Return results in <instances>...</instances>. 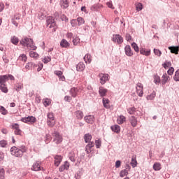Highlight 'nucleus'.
Returning a JSON list of instances; mask_svg holds the SVG:
<instances>
[{"instance_id": "nucleus-1", "label": "nucleus", "mask_w": 179, "mask_h": 179, "mask_svg": "<svg viewBox=\"0 0 179 179\" xmlns=\"http://www.w3.org/2000/svg\"><path fill=\"white\" fill-rule=\"evenodd\" d=\"M27 152V148L25 145H21L19 148L16 146H13L10 150V153L12 156H15V157H22L24 153Z\"/></svg>"}, {"instance_id": "nucleus-2", "label": "nucleus", "mask_w": 179, "mask_h": 179, "mask_svg": "<svg viewBox=\"0 0 179 179\" xmlns=\"http://www.w3.org/2000/svg\"><path fill=\"white\" fill-rule=\"evenodd\" d=\"M20 44L24 47H27V48L29 47L30 50H32L33 51L37 50V46L34 45V42H33V39L31 38H24L20 41Z\"/></svg>"}, {"instance_id": "nucleus-3", "label": "nucleus", "mask_w": 179, "mask_h": 179, "mask_svg": "<svg viewBox=\"0 0 179 179\" xmlns=\"http://www.w3.org/2000/svg\"><path fill=\"white\" fill-rule=\"evenodd\" d=\"M52 135L53 138V142L57 143V145L62 142V136L61 134H59V132L57 131V130H54L52 133Z\"/></svg>"}, {"instance_id": "nucleus-4", "label": "nucleus", "mask_w": 179, "mask_h": 179, "mask_svg": "<svg viewBox=\"0 0 179 179\" xmlns=\"http://www.w3.org/2000/svg\"><path fill=\"white\" fill-rule=\"evenodd\" d=\"M48 120H47V124L48 127H50V128H52L54 125H55V120L54 117V113H48L47 115Z\"/></svg>"}, {"instance_id": "nucleus-5", "label": "nucleus", "mask_w": 179, "mask_h": 179, "mask_svg": "<svg viewBox=\"0 0 179 179\" xmlns=\"http://www.w3.org/2000/svg\"><path fill=\"white\" fill-rule=\"evenodd\" d=\"M136 92L139 97L143 96V85L141 83H138L136 86Z\"/></svg>"}, {"instance_id": "nucleus-6", "label": "nucleus", "mask_w": 179, "mask_h": 179, "mask_svg": "<svg viewBox=\"0 0 179 179\" xmlns=\"http://www.w3.org/2000/svg\"><path fill=\"white\" fill-rule=\"evenodd\" d=\"M21 121L22 122H25L27 124V122H31V124H34L36 122V119L34 116H28L27 117H23L21 119Z\"/></svg>"}, {"instance_id": "nucleus-7", "label": "nucleus", "mask_w": 179, "mask_h": 179, "mask_svg": "<svg viewBox=\"0 0 179 179\" xmlns=\"http://www.w3.org/2000/svg\"><path fill=\"white\" fill-rule=\"evenodd\" d=\"M20 15L19 14H16L11 18V22L15 27H17L19 22H20Z\"/></svg>"}, {"instance_id": "nucleus-8", "label": "nucleus", "mask_w": 179, "mask_h": 179, "mask_svg": "<svg viewBox=\"0 0 179 179\" xmlns=\"http://www.w3.org/2000/svg\"><path fill=\"white\" fill-rule=\"evenodd\" d=\"M113 41L117 43V44H122L124 38L120 34L113 35Z\"/></svg>"}, {"instance_id": "nucleus-9", "label": "nucleus", "mask_w": 179, "mask_h": 179, "mask_svg": "<svg viewBox=\"0 0 179 179\" xmlns=\"http://www.w3.org/2000/svg\"><path fill=\"white\" fill-rule=\"evenodd\" d=\"M31 170L33 171H40L41 170V162L40 161H36L32 165Z\"/></svg>"}, {"instance_id": "nucleus-10", "label": "nucleus", "mask_w": 179, "mask_h": 179, "mask_svg": "<svg viewBox=\"0 0 179 179\" xmlns=\"http://www.w3.org/2000/svg\"><path fill=\"white\" fill-rule=\"evenodd\" d=\"M100 83L104 85L107 80H108V74H104L103 73L99 74Z\"/></svg>"}, {"instance_id": "nucleus-11", "label": "nucleus", "mask_w": 179, "mask_h": 179, "mask_svg": "<svg viewBox=\"0 0 179 179\" xmlns=\"http://www.w3.org/2000/svg\"><path fill=\"white\" fill-rule=\"evenodd\" d=\"M46 23H47V25L50 27V29L55 26V20L52 17H48L47 18Z\"/></svg>"}, {"instance_id": "nucleus-12", "label": "nucleus", "mask_w": 179, "mask_h": 179, "mask_svg": "<svg viewBox=\"0 0 179 179\" xmlns=\"http://www.w3.org/2000/svg\"><path fill=\"white\" fill-rule=\"evenodd\" d=\"M84 120L87 124H94V115H90L85 116Z\"/></svg>"}, {"instance_id": "nucleus-13", "label": "nucleus", "mask_w": 179, "mask_h": 179, "mask_svg": "<svg viewBox=\"0 0 179 179\" xmlns=\"http://www.w3.org/2000/svg\"><path fill=\"white\" fill-rule=\"evenodd\" d=\"M94 147V142L92 141L88 143V144L85 146V152L89 155V153H92V149Z\"/></svg>"}, {"instance_id": "nucleus-14", "label": "nucleus", "mask_w": 179, "mask_h": 179, "mask_svg": "<svg viewBox=\"0 0 179 179\" xmlns=\"http://www.w3.org/2000/svg\"><path fill=\"white\" fill-rule=\"evenodd\" d=\"M13 129H15L14 134L15 135H22V130L19 128V124L15 123L12 125Z\"/></svg>"}, {"instance_id": "nucleus-15", "label": "nucleus", "mask_w": 179, "mask_h": 179, "mask_svg": "<svg viewBox=\"0 0 179 179\" xmlns=\"http://www.w3.org/2000/svg\"><path fill=\"white\" fill-rule=\"evenodd\" d=\"M129 121L131 127H133V128H135V127H136V125H138V119H136V117L135 116L129 117Z\"/></svg>"}, {"instance_id": "nucleus-16", "label": "nucleus", "mask_w": 179, "mask_h": 179, "mask_svg": "<svg viewBox=\"0 0 179 179\" xmlns=\"http://www.w3.org/2000/svg\"><path fill=\"white\" fill-rule=\"evenodd\" d=\"M124 51L127 57H132V55H134V52H132V50H131V45H129L125 46Z\"/></svg>"}, {"instance_id": "nucleus-17", "label": "nucleus", "mask_w": 179, "mask_h": 179, "mask_svg": "<svg viewBox=\"0 0 179 179\" xmlns=\"http://www.w3.org/2000/svg\"><path fill=\"white\" fill-rule=\"evenodd\" d=\"M61 162H62V156L61 155L55 156V166H56V167H58V166L61 164Z\"/></svg>"}, {"instance_id": "nucleus-18", "label": "nucleus", "mask_w": 179, "mask_h": 179, "mask_svg": "<svg viewBox=\"0 0 179 179\" xmlns=\"http://www.w3.org/2000/svg\"><path fill=\"white\" fill-rule=\"evenodd\" d=\"M86 68V66H85V64L83 62H80L76 65V71L78 72H83V71H85V69Z\"/></svg>"}, {"instance_id": "nucleus-19", "label": "nucleus", "mask_w": 179, "mask_h": 179, "mask_svg": "<svg viewBox=\"0 0 179 179\" xmlns=\"http://www.w3.org/2000/svg\"><path fill=\"white\" fill-rule=\"evenodd\" d=\"M125 121H127V118L125 117V116L121 115L117 117V122L120 125L124 124V122H125Z\"/></svg>"}, {"instance_id": "nucleus-20", "label": "nucleus", "mask_w": 179, "mask_h": 179, "mask_svg": "<svg viewBox=\"0 0 179 179\" xmlns=\"http://www.w3.org/2000/svg\"><path fill=\"white\" fill-rule=\"evenodd\" d=\"M110 129L113 132H115L116 134H120L121 131V127L118 124H115L110 127Z\"/></svg>"}, {"instance_id": "nucleus-21", "label": "nucleus", "mask_w": 179, "mask_h": 179, "mask_svg": "<svg viewBox=\"0 0 179 179\" xmlns=\"http://www.w3.org/2000/svg\"><path fill=\"white\" fill-rule=\"evenodd\" d=\"M169 50H170L172 54H178L179 47L178 46H170L169 47Z\"/></svg>"}, {"instance_id": "nucleus-22", "label": "nucleus", "mask_w": 179, "mask_h": 179, "mask_svg": "<svg viewBox=\"0 0 179 179\" xmlns=\"http://www.w3.org/2000/svg\"><path fill=\"white\" fill-rule=\"evenodd\" d=\"M140 54L141 55H145V57H149L150 55V50H146L145 48H140Z\"/></svg>"}, {"instance_id": "nucleus-23", "label": "nucleus", "mask_w": 179, "mask_h": 179, "mask_svg": "<svg viewBox=\"0 0 179 179\" xmlns=\"http://www.w3.org/2000/svg\"><path fill=\"white\" fill-rule=\"evenodd\" d=\"M169 79H170V77L167 76V73H164L161 80L162 85H166V83L169 82Z\"/></svg>"}, {"instance_id": "nucleus-24", "label": "nucleus", "mask_w": 179, "mask_h": 179, "mask_svg": "<svg viewBox=\"0 0 179 179\" xmlns=\"http://www.w3.org/2000/svg\"><path fill=\"white\" fill-rule=\"evenodd\" d=\"M99 93L101 97H104V96H106V94H107V89H105L103 87H100L99 90Z\"/></svg>"}, {"instance_id": "nucleus-25", "label": "nucleus", "mask_w": 179, "mask_h": 179, "mask_svg": "<svg viewBox=\"0 0 179 179\" xmlns=\"http://www.w3.org/2000/svg\"><path fill=\"white\" fill-rule=\"evenodd\" d=\"M84 140H85V143H89L92 142L91 141H92V134H85Z\"/></svg>"}, {"instance_id": "nucleus-26", "label": "nucleus", "mask_w": 179, "mask_h": 179, "mask_svg": "<svg viewBox=\"0 0 179 179\" xmlns=\"http://www.w3.org/2000/svg\"><path fill=\"white\" fill-rule=\"evenodd\" d=\"M153 169L155 171H160L162 170V164L159 162H155L153 165Z\"/></svg>"}, {"instance_id": "nucleus-27", "label": "nucleus", "mask_w": 179, "mask_h": 179, "mask_svg": "<svg viewBox=\"0 0 179 179\" xmlns=\"http://www.w3.org/2000/svg\"><path fill=\"white\" fill-rule=\"evenodd\" d=\"M70 94L72 96V97H76L78 94V88L73 87L70 90Z\"/></svg>"}, {"instance_id": "nucleus-28", "label": "nucleus", "mask_w": 179, "mask_h": 179, "mask_svg": "<svg viewBox=\"0 0 179 179\" xmlns=\"http://www.w3.org/2000/svg\"><path fill=\"white\" fill-rule=\"evenodd\" d=\"M60 45L63 48H66L69 47V43L66 40L62 39V41L60 42Z\"/></svg>"}, {"instance_id": "nucleus-29", "label": "nucleus", "mask_w": 179, "mask_h": 179, "mask_svg": "<svg viewBox=\"0 0 179 179\" xmlns=\"http://www.w3.org/2000/svg\"><path fill=\"white\" fill-rule=\"evenodd\" d=\"M8 82V77L4 76H0V85H5Z\"/></svg>"}, {"instance_id": "nucleus-30", "label": "nucleus", "mask_w": 179, "mask_h": 179, "mask_svg": "<svg viewBox=\"0 0 179 179\" xmlns=\"http://www.w3.org/2000/svg\"><path fill=\"white\" fill-rule=\"evenodd\" d=\"M103 104L105 108H108L110 107V100L108 99H103Z\"/></svg>"}, {"instance_id": "nucleus-31", "label": "nucleus", "mask_w": 179, "mask_h": 179, "mask_svg": "<svg viewBox=\"0 0 179 179\" xmlns=\"http://www.w3.org/2000/svg\"><path fill=\"white\" fill-rule=\"evenodd\" d=\"M84 61L85 62H86V64H90V62H92V56L89 54H87L85 55L84 57Z\"/></svg>"}, {"instance_id": "nucleus-32", "label": "nucleus", "mask_w": 179, "mask_h": 179, "mask_svg": "<svg viewBox=\"0 0 179 179\" xmlns=\"http://www.w3.org/2000/svg\"><path fill=\"white\" fill-rule=\"evenodd\" d=\"M0 90L3 92V93H8V87L6 84H0Z\"/></svg>"}, {"instance_id": "nucleus-33", "label": "nucleus", "mask_w": 179, "mask_h": 179, "mask_svg": "<svg viewBox=\"0 0 179 179\" xmlns=\"http://www.w3.org/2000/svg\"><path fill=\"white\" fill-rule=\"evenodd\" d=\"M69 6V2L68 1V0H63L62 1V8H63V9H66V8H68Z\"/></svg>"}, {"instance_id": "nucleus-34", "label": "nucleus", "mask_w": 179, "mask_h": 179, "mask_svg": "<svg viewBox=\"0 0 179 179\" xmlns=\"http://www.w3.org/2000/svg\"><path fill=\"white\" fill-rule=\"evenodd\" d=\"M10 41L13 44H14L15 45H17L18 43H19V38L16 37V36H13L10 38Z\"/></svg>"}, {"instance_id": "nucleus-35", "label": "nucleus", "mask_w": 179, "mask_h": 179, "mask_svg": "<svg viewBox=\"0 0 179 179\" xmlns=\"http://www.w3.org/2000/svg\"><path fill=\"white\" fill-rule=\"evenodd\" d=\"M78 26H82V24H84L85 20L82 17H78L77 19Z\"/></svg>"}, {"instance_id": "nucleus-36", "label": "nucleus", "mask_w": 179, "mask_h": 179, "mask_svg": "<svg viewBox=\"0 0 179 179\" xmlns=\"http://www.w3.org/2000/svg\"><path fill=\"white\" fill-rule=\"evenodd\" d=\"M76 115L78 120H82V118H83V112L78 110L76 112Z\"/></svg>"}, {"instance_id": "nucleus-37", "label": "nucleus", "mask_w": 179, "mask_h": 179, "mask_svg": "<svg viewBox=\"0 0 179 179\" xmlns=\"http://www.w3.org/2000/svg\"><path fill=\"white\" fill-rule=\"evenodd\" d=\"M80 43V38L78 36H75L73 38V45H78Z\"/></svg>"}, {"instance_id": "nucleus-38", "label": "nucleus", "mask_w": 179, "mask_h": 179, "mask_svg": "<svg viewBox=\"0 0 179 179\" xmlns=\"http://www.w3.org/2000/svg\"><path fill=\"white\" fill-rule=\"evenodd\" d=\"M142 9H143V6L141 3H136V10H137V12H141Z\"/></svg>"}, {"instance_id": "nucleus-39", "label": "nucleus", "mask_w": 179, "mask_h": 179, "mask_svg": "<svg viewBox=\"0 0 179 179\" xmlns=\"http://www.w3.org/2000/svg\"><path fill=\"white\" fill-rule=\"evenodd\" d=\"M18 59H20V61H22V62H26L27 61V56L24 54H22L20 55Z\"/></svg>"}, {"instance_id": "nucleus-40", "label": "nucleus", "mask_w": 179, "mask_h": 179, "mask_svg": "<svg viewBox=\"0 0 179 179\" xmlns=\"http://www.w3.org/2000/svg\"><path fill=\"white\" fill-rule=\"evenodd\" d=\"M43 104H44L45 107H48V106H50V104H51V99H50L48 98L43 99Z\"/></svg>"}, {"instance_id": "nucleus-41", "label": "nucleus", "mask_w": 179, "mask_h": 179, "mask_svg": "<svg viewBox=\"0 0 179 179\" xmlns=\"http://www.w3.org/2000/svg\"><path fill=\"white\" fill-rule=\"evenodd\" d=\"M127 111L129 114H130L131 115H133V114H135V112L136 111V108L135 107L129 108L127 109Z\"/></svg>"}, {"instance_id": "nucleus-42", "label": "nucleus", "mask_w": 179, "mask_h": 179, "mask_svg": "<svg viewBox=\"0 0 179 179\" xmlns=\"http://www.w3.org/2000/svg\"><path fill=\"white\" fill-rule=\"evenodd\" d=\"M0 113L3 115H6V114H8V110L5 108V107L0 106Z\"/></svg>"}, {"instance_id": "nucleus-43", "label": "nucleus", "mask_w": 179, "mask_h": 179, "mask_svg": "<svg viewBox=\"0 0 179 179\" xmlns=\"http://www.w3.org/2000/svg\"><path fill=\"white\" fill-rule=\"evenodd\" d=\"M131 47H132V48H134V51H136V52H139V47L138 46L136 43L134 42L133 43H131Z\"/></svg>"}, {"instance_id": "nucleus-44", "label": "nucleus", "mask_w": 179, "mask_h": 179, "mask_svg": "<svg viewBox=\"0 0 179 179\" xmlns=\"http://www.w3.org/2000/svg\"><path fill=\"white\" fill-rule=\"evenodd\" d=\"M130 164L133 167V169H135V167L138 166V162H136V159L132 158Z\"/></svg>"}, {"instance_id": "nucleus-45", "label": "nucleus", "mask_w": 179, "mask_h": 179, "mask_svg": "<svg viewBox=\"0 0 179 179\" xmlns=\"http://www.w3.org/2000/svg\"><path fill=\"white\" fill-rule=\"evenodd\" d=\"M125 176H128V171L127 169L122 170L120 173V176L125 177Z\"/></svg>"}, {"instance_id": "nucleus-46", "label": "nucleus", "mask_w": 179, "mask_h": 179, "mask_svg": "<svg viewBox=\"0 0 179 179\" xmlns=\"http://www.w3.org/2000/svg\"><path fill=\"white\" fill-rule=\"evenodd\" d=\"M29 57H31V58H37L38 57V53H36L34 51H31L29 52Z\"/></svg>"}, {"instance_id": "nucleus-47", "label": "nucleus", "mask_w": 179, "mask_h": 179, "mask_svg": "<svg viewBox=\"0 0 179 179\" xmlns=\"http://www.w3.org/2000/svg\"><path fill=\"white\" fill-rule=\"evenodd\" d=\"M173 79L176 82H179V69L176 71Z\"/></svg>"}, {"instance_id": "nucleus-48", "label": "nucleus", "mask_w": 179, "mask_h": 179, "mask_svg": "<svg viewBox=\"0 0 179 179\" xmlns=\"http://www.w3.org/2000/svg\"><path fill=\"white\" fill-rule=\"evenodd\" d=\"M156 97V93L153 92L150 94V95L147 96L146 99L147 100H153Z\"/></svg>"}, {"instance_id": "nucleus-49", "label": "nucleus", "mask_w": 179, "mask_h": 179, "mask_svg": "<svg viewBox=\"0 0 179 179\" xmlns=\"http://www.w3.org/2000/svg\"><path fill=\"white\" fill-rule=\"evenodd\" d=\"M95 146L96 149H100V146H101V141L100 139L95 141Z\"/></svg>"}, {"instance_id": "nucleus-50", "label": "nucleus", "mask_w": 179, "mask_h": 179, "mask_svg": "<svg viewBox=\"0 0 179 179\" xmlns=\"http://www.w3.org/2000/svg\"><path fill=\"white\" fill-rule=\"evenodd\" d=\"M15 89L16 92H20V90H22V89H23V84H19V85H16Z\"/></svg>"}, {"instance_id": "nucleus-51", "label": "nucleus", "mask_w": 179, "mask_h": 179, "mask_svg": "<svg viewBox=\"0 0 179 179\" xmlns=\"http://www.w3.org/2000/svg\"><path fill=\"white\" fill-rule=\"evenodd\" d=\"M161 82L160 77L155 76L154 78V83L156 85H159V83Z\"/></svg>"}, {"instance_id": "nucleus-52", "label": "nucleus", "mask_w": 179, "mask_h": 179, "mask_svg": "<svg viewBox=\"0 0 179 179\" xmlns=\"http://www.w3.org/2000/svg\"><path fill=\"white\" fill-rule=\"evenodd\" d=\"M154 54H155V55H157V57H160L162 55V51L158 49H154Z\"/></svg>"}, {"instance_id": "nucleus-53", "label": "nucleus", "mask_w": 179, "mask_h": 179, "mask_svg": "<svg viewBox=\"0 0 179 179\" xmlns=\"http://www.w3.org/2000/svg\"><path fill=\"white\" fill-rule=\"evenodd\" d=\"M165 69H167L169 66H171V62H166L164 64H162Z\"/></svg>"}, {"instance_id": "nucleus-54", "label": "nucleus", "mask_w": 179, "mask_h": 179, "mask_svg": "<svg viewBox=\"0 0 179 179\" xmlns=\"http://www.w3.org/2000/svg\"><path fill=\"white\" fill-rule=\"evenodd\" d=\"M6 145H8V143H6V141H5V140L0 141V146L1 148H5V146H6Z\"/></svg>"}, {"instance_id": "nucleus-55", "label": "nucleus", "mask_w": 179, "mask_h": 179, "mask_svg": "<svg viewBox=\"0 0 179 179\" xmlns=\"http://www.w3.org/2000/svg\"><path fill=\"white\" fill-rule=\"evenodd\" d=\"M77 23H78V21L76 19H73L71 21V24L72 27H75L76 26Z\"/></svg>"}, {"instance_id": "nucleus-56", "label": "nucleus", "mask_w": 179, "mask_h": 179, "mask_svg": "<svg viewBox=\"0 0 179 179\" xmlns=\"http://www.w3.org/2000/svg\"><path fill=\"white\" fill-rule=\"evenodd\" d=\"M167 73H168V75H170V76L173 75V73H174V68L173 67H171L168 70Z\"/></svg>"}, {"instance_id": "nucleus-57", "label": "nucleus", "mask_w": 179, "mask_h": 179, "mask_svg": "<svg viewBox=\"0 0 179 179\" xmlns=\"http://www.w3.org/2000/svg\"><path fill=\"white\" fill-rule=\"evenodd\" d=\"M34 65V64L33 62H29L25 66V68H26V69H30L31 68V66H33Z\"/></svg>"}, {"instance_id": "nucleus-58", "label": "nucleus", "mask_w": 179, "mask_h": 179, "mask_svg": "<svg viewBox=\"0 0 179 179\" xmlns=\"http://www.w3.org/2000/svg\"><path fill=\"white\" fill-rule=\"evenodd\" d=\"M50 61H51V57H45L44 59H43L44 64H48V62H50Z\"/></svg>"}, {"instance_id": "nucleus-59", "label": "nucleus", "mask_w": 179, "mask_h": 179, "mask_svg": "<svg viewBox=\"0 0 179 179\" xmlns=\"http://www.w3.org/2000/svg\"><path fill=\"white\" fill-rule=\"evenodd\" d=\"M69 159L71 162H76V159H75V154H71V155H69Z\"/></svg>"}, {"instance_id": "nucleus-60", "label": "nucleus", "mask_w": 179, "mask_h": 179, "mask_svg": "<svg viewBox=\"0 0 179 179\" xmlns=\"http://www.w3.org/2000/svg\"><path fill=\"white\" fill-rule=\"evenodd\" d=\"M106 5H107L108 8H110V9H114V6L113 5L112 1L107 2Z\"/></svg>"}, {"instance_id": "nucleus-61", "label": "nucleus", "mask_w": 179, "mask_h": 179, "mask_svg": "<svg viewBox=\"0 0 179 179\" xmlns=\"http://www.w3.org/2000/svg\"><path fill=\"white\" fill-rule=\"evenodd\" d=\"M115 167H116V169H120V167H121V161H116Z\"/></svg>"}, {"instance_id": "nucleus-62", "label": "nucleus", "mask_w": 179, "mask_h": 179, "mask_svg": "<svg viewBox=\"0 0 179 179\" xmlns=\"http://www.w3.org/2000/svg\"><path fill=\"white\" fill-rule=\"evenodd\" d=\"M6 76L7 77V80H8V79H10V80H15V77L10 74L6 75Z\"/></svg>"}, {"instance_id": "nucleus-63", "label": "nucleus", "mask_w": 179, "mask_h": 179, "mask_svg": "<svg viewBox=\"0 0 179 179\" xmlns=\"http://www.w3.org/2000/svg\"><path fill=\"white\" fill-rule=\"evenodd\" d=\"M55 74L57 75L59 78L62 75V71H55Z\"/></svg>"}, {"instance_id": "nucleus-64", "label": "nucleus", "mask_w": 179, "mask_h": 179, "mask_svg": "<svg viewBox=\"0 0 179 179\" xmlns=\"http://www.w3.org/2000/svg\"><path fill=\"white\" fill-rule=\"evenodd\" d=\"M63 166H64V168H66V170H68V169H69V162L66 161L64 162V164H63Z\"/></svg>"}]
</instances>
